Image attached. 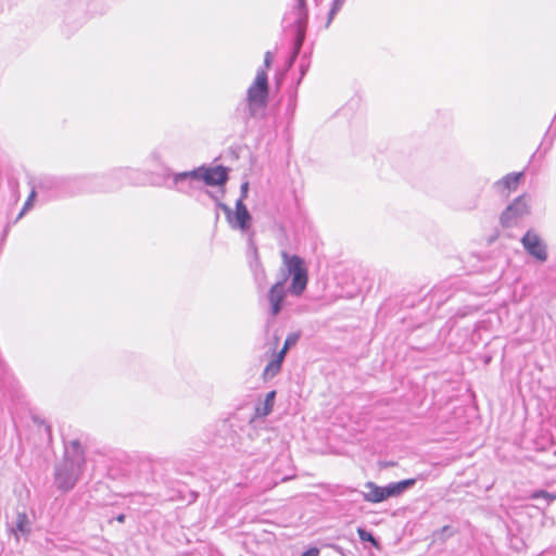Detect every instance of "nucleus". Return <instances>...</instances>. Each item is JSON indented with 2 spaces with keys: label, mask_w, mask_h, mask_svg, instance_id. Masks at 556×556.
<instances>
[{
  "label": "nucleus",
  "mask_w": 556,
  "mask_h": 556,
  "mask_svg": "<svg viewBox=\"0 0 556 556\" xmlns=\"http://www.w3.org/2000/svg\"><path fill=\"white\" fill-rule=\"evenodd\" d=\"M416 483L415 479H406L399 482H392L383 488V495L384 500L389 497L399 496L403 492H405L407 489L414 486Z\"/></svg>",
  "instance_id": "12"
},
{
  "label": "nucleus",
  "mask_w": 556,
  "mask_h": 556,
  "mask_svg": "<svg viewBox=\"0 0 556 556\" xmlns=\"http://www.w3.org/2000/svg\"><path fill=\"white\" fill-rule=\"evenodd\" d=\"M84 465V451L80 444L74 441L71 450H66L63 462L55 466L54 483L56 488L63 492L72 490L83 472Z\"/></svg>",
  "instance_id": "2"
},
{
  "label": "nucleus",
  "mask_w": 556,
  "mask_h": 556,
  "mask_svg": "<svg viewBox=\"0 0 556 556\" xmlns=\"http://www.w3.org/2000/svg\"><path fill=\"white\" fill-rule=\"evenodd\" d=\"M540 495H546V493H545V492L536 493V494L534 495V497H539Z\"/></svg>",
  "instance_id": "30"
},
{
  "label": "nucleus",
  "mask_w": 556,
  "mask_h": 556,
  "mask_svg": "<svg viewBox=\"0 0 556 556\" xmlns=\"http://www.w3.org/2000/svg\"><path fill=\"white\" fill-rule=\"evenodd\" d=\"M521 244L528 254L540 262L547 260V245L534 230H528L521 238Z\"/></svg>",
  "instance_id": "7"
},
{
  "label": "nucleus",
  "mask_w": 556,
  "mask_h": 556,
  "mask_svg": "<svg viewBox=\"0 0 556 556\" xmlns=\"http://www.w3.org/2000/svg\"><path fill=\"white\" fill-rule=\"evenodd\" d=\"M345 0H333L331 9L329 11L327 27L330 25L331 21L333 20L334 15L341 10L342 5L344 4Z\"/></svg>",
  "instance_id": "18"
},
{
  "label": "nucleus",
  "mask_w": 556,
  "mask_h": 556,
  "mask_svg": "<svg viewBox=\"0 0 556 556\" xmlns=\"http://www.w3.org/2000/svg\"><path fill=\"white\" fill-rule=\"evenodd\" d=\"M275 396V391H270L266 394L264 402L256 407V415L258 417H266L273 412Z\"/></svg>",
  "instance_id": "14"
},
{
  "label": "nucleus",
  "mask_w": 556,
  "mask_h": 556,
  "mask_svg": "<svg viewBox=\"0 0 556 556\" xmlns=\"http://www.w3.org/2000/svg\"><path fill=\"white\" fill-rule=\"evenodd\" d=\"M299 339H300L299 333H296V332L289 333L285 340L283 346L289 350L291 346L296 344Z\"/></svg>",
  "instance_id": "20"
},
{
  "label": "nucleus",
  "mask_w": 556,
  "mask_h": 556,
  "mask_svg": "<svg viewBox=\"0 0 556 556\" xmlns=\"http://www.w3.org/2000/svg\"><path fill=\"white\" fill-rule=\"evenodd\" d=\"M31 532V523L25 511H18L14 526L11 528V533L18 539L20 536H27Z\"/></svg>",
  "instance_id": "11"
},
{
  "label": "nucleus",
  "mask_w": 556,
  "mask_h": 556,
  "mask_svg": "<svg viewBox=\"0 0 556 556\" xmlns=\"http://www.w3.org/2000/svg\"><path fill=\"white\" fill-rule=\"evenodd\" d=\"M282 264L279 269V279L267 292L270 315L277 316L282 307L288 293L300 296L305 291L308 282V273L303 258L281 252Z\"/></svg>",
  "instance_id": "1"
},
{
  "label": "nucleus",
  "mask_w": 556,
  "mask_h": 556,
  "mask_svg": "<svg viewBox=\"0 0 556 556\" xmlns=\"http://www.w3.org/2000/svg\"><path fill=\"white\" fill-rule=\"evenodd\" d=\"M217 206L225 213L226 219L230 228L240 230L241 232H248L251 229L252 216L248 211L242 199L236 201V210L232 211L228 205L218 202Z\"/></svg>",
  "instance_id": "5"
},
{
  "label": "nucleus",
  "mask_w": 556,
  "mask_h": 556,
  "mask_svg": "<svg viewBox=\"0 0 556 556\" xmlns=\"http://www.w3.org/2000/svg\"><path fill=\"white\" fill-rule=\"evenodd\" d=\"M248 189H249V182H243L241 185V195L239 199H242V201L247 198L248 195Z\"/></svg>",
  "instance_id": "26"
},
{
  "label": "nucleus",
  "mask_w": 556,
  "mask_h": 556,
  "mask_svg": "<svg viewBox=\"0 0 556 556\" xmlns=\"http://www.w3.org/2000/svg\"><path fill=\"white\" fill-rule=\"evenodd\" d=\"M273 60H274L273 53L270 51H267L264 56V66L266 68H269L273 63Z\"/></svg>",
  "instance_id": "24"
},
{
  "label": "nucleus",
  "mask_w": 556,
  "mask_h": 556,
  "mask_svg": "<svg viewBox=\"0 0 556 556\" xmlns=\"http://www.w3.org/2000/svg\"><path fill=\"white\" fill-rule=\"evenodd\" d=\"M189 176L198 178L199 182L203 181L207 186L224 185L228 179L227 170L223 166H216L213 168L198 167L190 170Z\"/></svg>",
  "instance_id": "8"
},
{
  "label": "nucleus",
  "mask_w": 556,
  "mask_h": 556,
  "mask_svg": "<svg viewBox=\"0 0 556 556\" xmlns=\"http://www.w3.org/2000/svg\"><path fill=\"white\" fill-rule=\"evenodd\" d=\"M35 197H36V192L33 189L29 197L27 198L21 213L17 216V219L21 218L26 213L27 210H29V207L33 205V201H34Z\"/></svg>",
  "instance_id": "21"
},
{
  "label": "nucleus",
  "mask_w": 556,
  "mask_h": 556,
  "mask_svg": "<svg viewBox=\"0 0 556 556\" xmlns=\"http://www.w3.org/2000/svg\"><path fill=\"white\" fill-rule=\"evenodd\" d=\"M523 172L509 173L500 180L493 184V189L496 193L507 197L510 192L516 191L521 179L523 178Z\"/></svg>",
  "instance_id": "9"
},
{
  "label": "nucleus",
  "mask_w": 556,
  "mask_h": 556,
  "mask_svg": "<svg viewBox=\"0 0 556 556\" xmlns=\"http://www.w3.org/2000/svg\"><path fill=\"white\" fill-rule=\"evenodd\" d=\"M367 492L363 493L364 500L370 503H380L384 501L383 488L369 481L365 483Z\"/></svg>",
  "instance_id": "13"
},
{
  "label": "nucleus",
  "mask_w": 556,
  "mask_h": 556,
  "mask_svg": "<svg viewBox=\"0 0 556 556\" xmlns=\"http://www.w3.org/2000/svg\"><path fill=\"white\" fill-rule=\"evenodd\" d=\"M250 268L251 270L254 273L255 270H257L258 268H263V265L260 261V257L257 255V252L256 250H254V257L253 260L250 262Z\"/></svg>",
  "instance_id": "23"
},
{
  "label": "nucleus",
  "mask_w": 556,
  "mask_h": 556,
  "mask_svg": "<svg viewBox=\"0 0 556 556\" xmlns=\"http://www.w3.org/2000/svg\"><path fill=\"white\" fill-rule=\"evenodd\" d=\"M479 204V194L473 195L468 202L463 204V208L467 211H471L478 207Z\"/></svg>",
  "instance_id": "22"
},
{
  "label": "nucleus",
  "mask_w": 556,
  "mask_h": 556,
  "mask_svg": "<svg viewBox=\"0 0 556 556\" xmlns=\"http://www.w3.org/2000/svg\"><path fill=\"white\" fill-rule=\"evenodd\" d=\"M529 205L527 203L526 197L520 195L516 198L513 203H510L506 210L501 215V224L504 227H511L516 225V223L522 218L523 216L529 214Z\"/></svg>",
  "instance_id": "6"
},
{
  "label": "nucleus",
  "mask_w": 556,
  "mask_h": 556,
  "mask_svg": "<svg viewBox=\"0 0 556 556\" xmlns=\"http://www.w3.org/2000/svg\"><path fill=\"white\" fill-rule=\"evenodd\" d=\"M127 172H128V169H119V170H117V173H116V174H118V175H124V174H126Z\"/></svg>",
  "instance_id": "29"
},
{
  "label": "nucleus",
  "mask_w": 556,
  "mask_h": 556,
  "mask_svg": "<svg viewBox=\"0 0 556 556\" xmlns=\"http://www.w3.org/2000/svg\"><path fill=\"white\" fill-rule=\"evenodd\" d=\"M307 16L308 13L305 0H295L294 7L285 15V21L294 26L295 29V40L291 62L296 58L302 48L307 26Z\"/></svg>",
  "instance_id": "4"
},
{
  "label": "nucleus",
  "mask_w": 556,
  "mask_h": 556,
  "mask_svg": "<svg viewBox=\"0 0 556 556\" xmlns=\"http://www.w3.org/2000/svg\"><path fill=\"white\" fill-rule=\"evenodd\" d=\"M455 530L451 526H444L440 530L433 532V541L445 542L448 538L454 535Z\"/></svg>",
  "instance_id": "16"
},
{
  "label": "nucleus",
  "mask_w": 556,
  "mask_h": 556,
  "mask_svg": "<svg viewBox=\"0 0 556 556\" xmlns=\"http://www.w3.org/2000/svg\"><path fill=\"white\" fill-rule=\"evenodd\" d=\"M282 363L279 359H271L265 367L263 376L265 379L274 378L281 369Z\"/></svg>",
  "instance_id": "15"
},
{
  "label": "nucleus",
  "mask_w": 556,
  "mask_h": 556,
  "mask_svg": "<svg viewBox=\"0 0 556 556\" xmlns=\"http://www.w3.org/2000/svg\"><path fill=\"white\" fill-rule=\"evenodd\" d=\"M268 98V78L266 70L260 68L253 84L247 92L249 114L255 117L266 106Z\"/></svg>",
  "instance_id": "3"
},
{
  "label": "nucleus",
  "mask_w": 556,
  "mask_h": 556,
  "mask_svg": "<svg viewBox=\"0 0 556 556\" xmlns=\"http://www.w3.org/2000/svg\"><path fill=\"white\" fill-rule=\"evenodd\" d=\"M189 174H190V172H181V173L174 174L173 175V182H174L173 188H175L179 192H182L186 194H191L192 191L197 188V185L199 184V179L189 176Z\"/></svg>",
  "instance_id": "10"
},
{
  "label": "nucleus",
  "mask_w": 556,
  "mask_h": 556,
  "mask_svg": "<svg viewBox=\"0 0 556 556\" xmlns=\"http://www.w3.org/2000/svg\"><path fill=\"white\" fill-rule=\"evenodd\" d=\"M358 536L363 542H370L372 545L378 546V541L375 539L372 533L368 532L364 528L357 529Z\"/></svg>",
  "instance_id": "19"
},
{
  "label": "nucleus",
  "mask_w": 556,
  "mask_h": 556,
  "mask_svg": "<svg viewBox=\"0 0 556 556\" xmlns=\"http://www.w3.org/2000/svg\"><path fill=\"white\" fill-rule=\"evenodd\" d=\"M288 352V349H286L285 346L281 349V351L275 356L276 359H279V362H283L285 359V356Z\"/></svg>",
  "instance_id": "27"
},
{
  "label": "nucleus",
  "mask_w": 556,
  "mask_h": 556,
  "mask_svg": "<svg viewBox=\"0 0 556 556\" xmlns=\"http://www.w3.org/2000/svg\"><path fill=\"white\" fill-rule=\"evenodd\" d=\"M253 276H254V280L257 285V288L263 289L266 285V279H267L266 271H265L264 267L255 270L253 273Z\"/></svg>",
  "instance_id": "17"
},
{
  "label": "nucleus",
  "mask_w": 556,
  "mask_h": 556,
  "mask_svg": "<svg viewBox=\"0 0 556 556\" xmlns=\"http://www.w3.org/2000/svg\"><path fill=\"white\" fill-rule=\"evenodd\" d=\"M125 518H126V517H125V515H124V514H121V515H118V516L116 517V520H117L118 522H124V521H125Z\"/></svg>",
  "instance_id": "28"
},
{
  "label": "nucleus",
  "mask_w": 556,
  "mask_h": 556,
  "mask_svg": "<svg viewBox=\"0 0 556 556\" xmlns=\"http://www.w3.org/2000/svg\"><path fill=\"white\" fill-rule=\"evenodd\" d=\"M318 555H319V549L316 547H312V548L305 551L301 556H318Z\"/></svg>",
  "instance_id": "25"
}]
</instances>
